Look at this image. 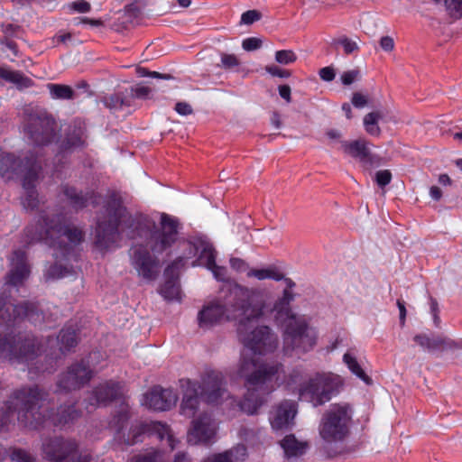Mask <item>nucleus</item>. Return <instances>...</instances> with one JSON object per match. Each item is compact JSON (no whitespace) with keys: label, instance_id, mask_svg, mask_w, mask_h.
<instances>
[{"label":"nucleus","instance_id":"obj_59","mask_svg":"<svg viewBox=\"0 0 462 462\" xmlns=\"http://www.w3.org/2000/svg\"><path fill=\"white\" fill-rule=\"evenodd\" d=\"M342 109L343 111L346 113V116L350 119L352 117V110H351V106L349 104L347 103H345L343 104L342 106Z\"/></svg>","mask_w":462,"mask_h":462},{"label":"nucleus","instance_id":"obj_3","mask_svg":"<svg viewBox=\"0 0 462 462\" xmlns=\"http://www.w3.org/2000/svg\"><path fill=\"white\" fill-rule=\"evenodd\" d=\"M24 235L27 244L43 242L54 249L55 263L46 270V280L60 279L74 273L69 263L76 261L77 247L83 241L84 234L65 216L56 215L50 218L49 214L42 212L35 225L25 228Z\"/></svg>","mask_w":462,"mask_h":462},{"label":"nucleus","instance_id":"obj_42","mask_svg":"<svg viewBox=\"0 0 462 462\" xmlns=\"http://www.w3.org/2000/svg\"><path fill=\"white\" fill-rule=\"evenodd\" d=\"M359 75L360 72L358 69L345 71L341 75V81L346 86L351 85L359 78Z\"/></svg>","mask_w":462,"mask_h":462},{"label":"nucleus","instance_id":"obj_8","mask_svg":"<svg viewBox=\"0 0 462 462\" xmlns=\"http://www.w3.org/2000/svg\"><path fill=\"white\" fill-rule=\"evenodd\" d=\"M183 389V397L180 403V413L187 417H193L199 410L200 395L205 402L212 405H226L240 411V403L234 396H231L226 388L225 376L217 370L207 369L201 376V383L190 379L180 380Z\"/></svg>","mask_w":462,"mask_h":462},{"label":"nucleus","instance_id":"obj_48","mask_svg":"<svg viewBox=\"0 0 462 462\" xmlns=\"http://www.w3.org/2000/svg\"><path fill=\"white\" fill-rule=\"evenodd\" d=\"M265 69L269 74H271L272 76H274V77L289 78L291 76V73L288 70L282 69L274 65L267 66Z\"/></svg>","mask_w":462,"mask_h":462},{"label":"nucleus","instance_id":"obj_33","mask_svg":"<svg viewBox=\"0 0 462 462\" xmlns=\"http://www.w3.org/2000/svg\"><path fill=\"white\" fill-rule=\"evenodd\" d=\"M163 452L160 449L151 448L143 453L134 456L128 462H163Z\"/></svg>","mask_w":462,"mask_h":462},{"label":"nucleus","instance_id":"obj_39","mask_svg":"<svg viewBox=\"0 0 462 462\" xmlns=\"http://www.w3.org/2000/svg\"><path fill=\"white\" fill-rule=\"evenodd\" d=\"M11 459L14 462H35V457L23 449H14L11 454Z\"/></svg>","mask_w":462,"mask_h":462},{"label":"nucleus","instance_id":"obj_34","mask_svg":"<svg viewBox=\"0 0 462 462\" xmlns=\"http://www.w3.org/2000/svg\"><path fill=\"white\" fill-rule=\"evenodd\" d=\"M103 103L111 110H117L122 108L124 106H129L128 100L123 97L122 93H116L104 97Z\"/></svg>","mask_w":462,"mask_h":462},{"label":"nucleus","instance_id":"obj_23","mask_svg":"<svg viewBox=\"0 0 462 462\" xmlns=\"http://www.w3.org/2000/svg\"><path fill=\"white\" fill-rule=\"evenodd\" d=\"M341 147L346 153L358 159L362 162H369L371 161L368 143L364 140L353 142L345 141L341 143Z\"/></svg>","mask_w":462,"mask_h":462},{"label":"nucleus","instance_id":"obj_2","mask_svg":"<svg viewBox=\"0 0 462 462\" xmlns=\"http://www.w3.org/2000/svg\"><path fill=\"white\" fill-rule=\"evenodd\" d=\"M121 233L130 239H144L146 247L135 245L131 249V264L143 280L154 281L160 273V261L156 255L169 250L179 241L178 218L162 213L160 226L147 217L132 216L122 199L112 192L105 200L97 217L95 246L102 253L118 247Z\"/></svg>","mask_w":462,"mask_h":462},{"label":"nucleus","instance_id":"obj_49","mask_svg":"<svg viewBox=\"0 0 462 462\" xmlns=\"http://www.w3.org/2000/svg\"><path fill=\"white\" fill-rule=\"evenodd\" d=\"M319 77L324 81H332L335 79V70L331 67H324L319 70Z\"/></svg>","mask_w":462,"mask_h":462},{"label":"nucleus","instance_id":"obj_7","mask_svg":"<svg viewBox=\"0 0 462 462\" xmlns=\"http://www.w3.org/2000/svg\"><path fill=\"white\" fill-rule=\"evenodd\" d=\"M263 290L235 284L224 301L213 300L199 312V325L208 328L224 320L241 319L243 315H260Z\"/></svg>","mask_w":462,"mask_h":462},{"label":"nucleus","instance_id":"obj_29","mask_svg":"<svg viewBox=\"0 0 462 462\" xmlns=\"http://www.w3.org/2000/svg\"><path fill=\"white\" fill-rule=\"evenodd\" d=\"M0 79L15 85L18 88H27L32 86V81L22 72L12 70L0 66Z\"/></svg>","mask_w":462,"mask_h":462},{"label":"nucleus","instance_id":"obj_1","mask_svg":"<svg viewBox=\"0 0 462 462\" xmlns=\"http://www.w3.org/2000/svg\"><path fill=\"white\" fill-rule=\"evenodd\" d=\"M286 282L282 295L273 303L263 291V304H259L260 315H243L237 325V336L244 346L250 350L242 351L237 365V375L244 380L246 392L240 403L244 412L253 415L267 402V397L277 388L286 383L288 387L296 384L302 376V371L293 368L288 375L282 363L277 360L260 361L256 355L273 352L278 347V337L268 326H254L259 319H273L283 330V352L285 355L305 354L315 346L317 332L310 328L304 316L292 312L291 303L295 300L293 289L296 284L291 279Z\"/></svg>","mask_w":462,"mask_h":462},{"label":"nucleus","instance_id":"obj_14","mask_svg":"<svg viewBox=\"0 0 462 462\" xmlns=\"http://www.w3.org/2000/svg\"><path fill=\"white\" fill-rule=\"evenodd\" d=\"M180 245L185 250L189 251L187 254H184L185 258L199 254V260L212 272L217 280H226V269L217 265L216 251L206 236H195L189 241H181Z\"/></svg>","mask_w":462,"mask_h":462},{"label":"nucleus","instance_id":"obj_45","mask_svg":"<svg viewBox=\"0 0 462 462\" xmlns=\"http://www.w3.org/2000/svg\"><path fill=\"white\" fill-rule=\"evenodd\" d=\"M230 266L238 273H247L251 269L244 260L236 257L230 259Z\"/></svg>","mask_w":462,"mask_h":462},{"label":"nucleus","instance_id":"obj_61","mask_svg":"<svg viewBox=\"0 0 462 462\" xmlns=\"http://www.w3.org/2000/svg\"><path fill=\"white\" fill-rule=\"evenodd\" d=\"M272 123L276 128H280V126H281L280 116L277 113L273 114V118H272Z\"/></svg>","mask_w":462,"mask_h":462},{"label":"nucleus","instance_id":"obj_15","mask_svg":"<svg viewBox=\"0 0 462 462\" xmlns=\"http://www.w3.org/2000/svg\"><path fill=\"white\" fill-rule=\"evenodd\" d=\"M42 452L51 462H90L88 454L79 451L76 440L63 438L45 439L42 443Z\"/></svg>","mask_w":462,"mask_h":462},{"label":"nucleus","instance_id":"obj_43","mask_svg":"<svg viewBox=\"0 0 462 462\" xmlns=\"http://www.w3.org/2000/svg\"><path fill=\"white\" fill-rule=\"evenodd\" d=\"M262 41L256 37H249L243 41L242 46L247 51L257 50L261 47Z\"/></svg>","mask_w":462,"mask_h":462},{"label":"nucleus","instance_id":"obj_55","mask_svg":"<svg viewBox=\"0 0 462 462\" xmlns=\"http://www.w3.org/2000/svg\"><path fill=\"white\" fill-rule=\"evenodd\" d=\"M173 462H192V460L188 456V454L184 452H179L175 455Z\"/></svg>","mask_w":462,"mask_h":462},{"label":"nucleus","instance_id":"obj_20","mask_svg":"<svg viewBox=\"0 0 462 462\" xmlns=\"http://www.w3.org/2000/svg\"><path fill=\"white\" fill-rule=\"evenodd\" d=\"M297 414V403L292 401H282L273 407L270 411L269 420L272 429L275 431L287 430L294 425Z\"/></svg>","mask_w":462,"mask_h":462},{"label":"nucleus","instance_id":"obj_30","mask_svg":"<svg viewBox=\"0 0 462 462\" xmlns=\"http://www.w3.org/2000/svg\"><path fill=\"white\" fill-rule=\"evenodd\" d=\"M47 88L53 99L70 100L75 97V91L68 85L50 83Z\"/></svg>","mask_w":462,"mask_h":462},{"label":"nucleus","instance_id":"obj_10","mask_svg":"<svg viewBox=\"0 0 462 462\" xmlns=\"http://www.w3.org/2000/svg\"><path fill=\"white\" fill-rule=\"evenodd\" d=\"M41 169L40 162L32 155L17 161L14 154L0 151V176L5 180L21 177L24 190L22 204L27 210L34 209L39 203L35 186Z\"/></svg>","mask_w":462,"mask_h":462},{"label":"nucleus","instance_id":"obj_64","mask_svg":"<svg viewBox=\"0 0 462 462\" xmlns=\"http://www.w3.org/2000/svg\"><path fill=\"white\" fill-rule=\"evenodd\" d=\"M71 34L70 33H65L62 35L58 36V41L60 42H66L68 40H70Z\"/></svg>","mask_w":462,"mask_h":462},{"label":"nucleus","instance_id":"obj_35","mask_svg":"<svg viewBox=\"0 0 462 462\" xmlns=\"http://www.w3.org/2000/svg\"><path fill=\"white\" fill-rule=\"evenodd\" d=\"M446 10L454 19L462 17V0H444Z\"/></svg>","mask_w":462,"mask_h":462},{"label":"nucleus","instance_id":"obj_52","mask_svg":"<svg viewBox=\"0 0 462 462\" xmlns=\"http://www.w3.org/2000/svg\"><path fill=\"white\" fill-rule=\"evenodd\" d=\"M380 46L384 51H392L394 49V41L390 36H383L380 40Z\"/></svg>","mask_w":462,"mask_h":462},{"label":"nucleus","instance_id":"obj_6","mask_svg":"<svg viewBox=\"0 0 462 462\" xmlns=\"http://www.w3.org/2000/svg\"><path fill=\"white\" fill-rule=\"evenodd\" d=\"M46 393L38 386L22 387L14 393L11 404L17 412L19 421L24 426L37 429L47 419L55 426L64 427L79 417L74 405H61L56 413L50 412L45 407Z\"/></svg>","mask_w":462,"mask_h":462},{"label":"nucleus","instance_id":"obj_21","mask_svg":"<svg viewBox=\"0 0 462 462\" xmlns=\"http://www.w3.org/2000/svg\"><path fill=\"white\" fill-rule=\"evenodd\" d=\"M184 258V256L177 258L165 269V281L161 286L159 292L166 300H180L178 270L183 265Z\"/></svg>","mask_w":462,"mask_h":462},{"label":"nucleus","instance_id":"obj_38","mask_svg":"<svg viewBox=\"0 0 462 462\" xmlns=\"http://www.w3.org/2000/svg\"><path fill=\"white\" fill-rule=\"evenodd\" d=\"M70 13L86 14L91 10V5L86 0H79L68 5Z\"/></svg>","mask_w":462,"mask_h":462},{"label":"nucleus","instance_id":"obj_63","mask_svg":"<svg viewBox=\"0 0 462 462\" xmlns=\"http://www.w3.org/2000/svg\"><path fill=\"white\" fill-rule=\"evenodd\" d=\"M327 135L331 139H337L340 137V134L336 130H330L327 133Z\"/></svg>","mask_w":462,"mask_h":462},{"label":"nucleus","instance_id":"obj_5","mask_svg":"<svg viewBox=\"0 0 462 462\" xmlns=\"http://www.w3.org/2000/svg\"><path fill=\"white\" fill-rule=\"evenodd\" d=\"M10 271L0 291V326L14 328L27 319L34 325L46 321L45 315L34 303L16 304L14 291H18L30 276V266L24 251L15 250L10 259Z\"/></svg>","mask_w":462,"mask_h":462},{"label":"nucleus","instance_id":"obj_9","mask_svg":"<svg viewBox=\"0 0 462 462\" xmlns=\"http://www.w3.org/2000/svg\"><path fill=\"white\" fill-rule=\"evenodd\" d=\"M129 418V405L124 399L109 422V428L114 430V441L116 445L134 446L142 442L143 435L147 433L156 436L160 440L166 439L171 450L177 447L179 440L174 437L170 427L161 421L141 422L132 425L126 433L125 429Z\"/></svg>","mask_w":462,"mask_h":462},{"label":"nucleus","instance_id":"obj_19","mask_svg":"<svg viewBox=\"0 0 462 462\" xmlns=\"http://www.w3.org/2000/svg\"><path fill=\"white\" fill-rule=\"evenodd\" d=\"M123 395L122 386L119 383L106 381L96 386L87 401V410L91 411L101 405H107Z\"/></svg>","mask_w":462,"mask_h":462},{"label":"nucleus","instance_id":"obj_58","mask_svg":"<svg viewBox=\"0 0 462 462\" xmlns=\"http://www.w3.org/2000/svg\"><path fill=\"white\" fill-rule=\"evenodd\" d=\"M439 182L441 185H449L451 183V180L447 174H441L439 177Z\"/></svg>","mask_w":462,"mask_h":462},{"label":"nucleus","instance_id":"obj_25","mask_svg":"<svg viewBox=\"0 0 462 462\" xmlns=\"http://www.w3.org/2000/svg\"><path fill=\"white\" fill-rule=\"evenodd\" d=\"M246 457V448L245 445H237L236 447L224 451L209 455L202 460V462H234V460H244Z\"/></svg>","mask_w":462,"mask_h":462},{"label":"nucleus","instance_id":"obj_57","mask_svg":"<svg viewBox=\"0 0 462 462\" xmlns=\"http://www.w3.org/2000/svg\"><path fill=\"white\" fill-rule=\"evenodd\" d=\"M75 20L77 21V23H90V24L95 25V26H97V25L100 24L99 21L91 20V19H88V18H76Z\"/></svg>","mask_w":462,"mask_h":462},{"label":"nucleus","instance_id":"obj_36","mask_svg":"<svg viewBox=\"0 0 462 462\" xmlns=\"http://www.w3.org/2000/svg\"><path fill=\"white\" fill-rule=\"evenodd\" d=\"M296 54L291 50H282L275 52V60L282 65H288L295 62Z\"/></svg>","mask_w":462,"mask_h":462},{"label":"nucleus","instance_id":"obj_31","mask_svg":"<svg viewBox=\"0 0 462 462\" xmlns=\"http://www.w3.org/2000/svg\"><path fill=\"white\" fill-rule=\"evenodd\" d=\"M343 361L348 369L352 372V374H354L367 384L371 383V378L362 369L355 356L350 353H346L343 356Z\"/></svg>","mask_w":462,"mask_h":462},{"label":"nucleus","instance_id":"obj_54","mask_svg":"<svg viewBox=\"0 0 462 462\" xmlns=\"http://www.w3.org/2000/svg\"><path fill=\"white\" fill-rule=\"evenodd\" d=\"M397 307H398L399 312H400V324L402 327H403L405 325L406 314H407L406 308H405V302L402 300H398Z\"/></svg>","mask_w":462,"mask_h":462},{"label":"nucleus","instance_id":"obj_17","mask_svg":"<svg viewBox=\"0 0 462 462\" xmlns=\"http://www.w3.org/2000/svg\"><path fill=\"white\" fill-rule=\"evenodd\" d=\"M217 422L208 413H202L191 422L188 442L192 445H211L217 440Z\"/></svg>","mask_w":462,"mask_h":462},{"label":"nucleus","instance_id":"obj_16","mask_svg":"<svg viewBox=\"0 0 462 462\" xmlns=\"http://www.w3.org/2000/svg\"><path fill=\"white\" fill-rule=\"evenodd\" d=\"M56 123L46 113L29 116L24 125V133L36 145H44L55 137Z\"/></svg>","mask_w":462,"mask_h":462},{"label":"nucleus","instance_id":"obj_26","mask_svg":"<svg viewBox=\"0 0 462 462\" xmlns=\"http://www.w3.org/2000/svg\"><path fill=\"white\" fill-rule=\"evenodd\" d=\"M248 278H255L258 281L263 280H273L276 282L286 281L289 278H285L282 272L275 265H269L264 268H251L246 273ZM286 284V282H284Z\"/></svg>","mask_w":462,"mask_h":462},{"label":"nucleus","instance_id":"obj_50","mask_svg":"<svg viewBox=\"0 0 462 462\" xmlns=\"http://www.w3.org/2000/svg\"><path fill=\"white\" fill-rule=\"evenodd\" d=\"M175 111L181 116H188L192 113V107L186 102H178L175 105Z\"/></svg>","mask_w":462,"mask_h":462},{"label":"nucleus","instance_id":"obj_11","mask_svg":"<svg viewBox=\"0 0 462 462\" xmlns=\"http://www.w3.org/2000/svg\"><path fill=\"white\" fill-rule=\"evenodd\" d=\"M298 368L302 371V376L299 382L291 387H288L286 383L282 385L291 392L297 390L300 400L309 402L314 407H318L329 402L338 393L341 386V379L338 375L331 373H318L307 382L301 383L304 371L301 367Z\"/></svg>","mask_w":462,"mask_h":462},{"label":"nucleus","instance_id":"obj_47","mask_svg":"<svg viewBox=\"0 0 462 462\" xmlns=\"http://www.w3.org/2000/svg\"><path fill=\"white\" fill-rule=\"evenodd\" d=\"M151 93V88L145 86H135L131 88V94L137 98H145Z\"/></svg>","mask_w":462,"mask_h":462},{"label":"nucleus","instance_id":"obj_4","mask_svg":"<svg viewBox=\"0 0 462 462\" xmlns=\"http://www.w3.org/2000/svg\"><path fill=\"white\" fill-rule=\"evenodd\" d=\"M79 342L78 329L72 326H65L56 338L47 337L45 346L32 336L18 334L14 337H0V359L11 363L23 364L29 374L48 372L55 368L39 366L42 360L52 364L60 354H65L75 347Z\"/></svg>","mask_w":462,"mask_h":462},{"label":"nucleus","instance_id":"obj_24","mask_svg":"<svg viewBox=\"0 0 462 462\" xmlns=\"http://www.w3.org/2000/svg\"><path fill=\"white\" fill-rule=\"evenodd\" d=\"M64 195L70 202L71 206L76 208H83L88 203V200H91V204L97 205L101 200V197L97 196L94 193L88 198L83 195L81 192H78L76 189L73 187H64L63 189Z\"/></svg>","mask_w":462,"mask_h":462},{"label":"nucleus","instance_id":"obj_18","mask_svg":"<svg viewBox=\"0 0 462 462\" xmlns=\"http://www.w3.org/2000/svg\"><path fill=\"white\" fill-rule=\"evenodd\" d=\"M178 394L171 388L154 386L143 395L141 403L153 411H168L175 406Z\"/></svg>","mask_w":462,"mask_h":462},{"label":"nucleus","instance_id":"obj_13","mask_svg":"<svg viewBox=\"0 0 462 462\" xmlns=\"http://www.w3.org/2000/svg\"><path fill=\"white\" fill-rule=\"evenodd\" d=\"M350 420L351 412L347 405L332 404L321 420V438L328 442L343 439L348 433Z\"/></svg>","mask_w":462,"mask_h":462},{"label":"nucleus","instance_id":"obj_46","mask_svg":"<svg viewBox=\"0 0 462 462\" xmlns=\"http://www.w3.org/2000/svg\"><path fill=\"white\" fill-rule=\"evenodd\" d=\"M137 73L140 77H152L156 79H170L171 76L166 74H161L156 71H149L145 68H138Z\"/></svg>","mask_w":462,"mask_h":462},{"label":"nucleus","instance_id":"obj_44","mask_svg":"<svg viewBox=\"0 0 462 462\" xmlns=\"http://www.w3.org/2000/svg\"><path fill=\"white\" fill-rule=\"evenodd\" d=\"M261 15L256 10H249L245 12L241 16V22L245 24H252L258 21Z\"/></svg>","mask_w":462,"mask_h":462},{"label":"nucleus","instance_id":"obj_12","mask_svg":"<svg viewBox=\"0 0 462 462\" xmlns=\"http://www.w3.org/2000/svg\"><path fill=\"white\" fill-rule=\"evenodd\" d=\"M99 356V352H93L87 358L71 364L58 380L59 390L64 392L75 391L88 383L97 373L95 360Z\"/></svg>","mask_w":462,"mask_h":462},{"label":"nucleus","instance_id":"obj_27","mask_svg":"<svg viewBox=\"0 0 462 462\" xmlns=\"http://www.w3.org/2000/svg\"><path fill=\"white\" fill-rule=\"evenodd\" d=\"M85 125L81 120L73 121L65 139V150L80 147L84 144Z\"/></svg>","mask_w":462,"mask_h":462},{"label":"nucleus","instance_id":"obj_32","mask_svg":"<svg viewBox=\"0 0 462 462\" xmlns=\"http://www.w3.org/2000/svg\"><path fill=\"white\" fill-rule=\"evenodd\" d=\"M382 117L383 116L379 111L371 112L364 117V127L368 134L373 136L381 134L378 122Z\"/></svg>","mask_w":462,"mask_h":462},{"label":"nucleus","instance_id":"obj_37","mask_svg":"<svg viewBox=\"0 0 462 462\" xmlns=\"http://www.w3.org/2000/svg\"><path fill=\"white\" fill-rule=\"evenodd\" d=\"M220 57L221 63L218 66L225 69H231L240 65L239 60L234 54L221 53Z\"/></svg>","mask_w":462,"mask_h":462},{"label":"nucleus","instance_id":"obj_28","mask_svg":"<svg viewBox=\"0 0 462 462\" xmlns=\"http://www.w3.org/2000/svg\"><path fill=\"white\" fill-rule=\"evenodd\" d=\"M281 447L287 457H297L305 454L308 443L298 440L294 435L290 434L285 436L281 441Z\"/></svg>","mask_w":462,"mask_h":462},{"label":"nucleus","instance_id":"obj_53","mask_svg":"<svg viewBox=\"0 0 462 462\" xmlns=\"http://www.w3.org/2000/svg\"><path fill=\"white\" fill-rule=\"evenodd\" d=\"M279 94L282 98H283L287 103H290L291 101V88L288 85H282L278 88Z\"/></svg>","mask_w":462,"mask_h":462},{"label":"nucleus","instance_id":"obj_40","mask_svg":"<svg viewBox=\"0 0 462 462\" xmlns=\"http://www.w3.org/2000/svg\"><path fill=\"white\" fill-rule=\"evenodd\" d=\"M337 43L343 47L344 52L346 54H351L359 49L356 42L346 37L338 39Z\"/></svg>","mask_w":462,"mask_h":462},{"label":"nucleus","instance_id":"obj_41","mask_svg":"<svg viewBox=\"0 0 462 462\" xmlns=\"http://www.w3.org/2000/svg\"><path fill=\"white\" fill-rule=\"evenodd\" d=\"M392 173L388 170L379 171L375 174V181L381 188L385 187L391 182Z\"/></svg>","mask_w":462,"mask_h":462},{"label":"nucleus","instance_id":"obj_51","mask_svg":"<svg viewBox=\"0 0 462 462\" xmlns=\"http://www.w3.org/2000/svg\"><path fill=\"white\" fill-rule=\"evenodd\" d=\"M352 104L357 108H362L366 106L367 98L360 93H354L352 97Z\"/></svg>","mask_w":462,"mask_h":462},{"label":"nucleus","instance_id":"obj_56","mask_svg":"<svg viewBox=\"0 0 462 462\" xmlns=\"http://www.w3.org/2000/svg\"><path fill=\"white\" fill-rule=\"evenodd\" d=\"M430 195L434 200H439L442 196V192L439 187L432 186L430 189Z\"/></svg>","mask_w":462,"mask_h":462},{"label":"nucleus","instance_id":"obj_60","mask_svg":"<svg viewBox=\"0 0 462 462\" xmlns=\"http://www.w3.org/2000/svg\"><path fill=\"white\" fill-rule=\"evenodd\" d=\"M430 312L432 313H439V306L436 300L433 298H430Z\"/></svg>","mask_w":462,"mask_h":462},{"label":"nucleus","instance_id":"obj_62","mask_svg":"<svg viewBox=\"0 0 462 462\" xmlns=\"http://www.w3.org/2000/svg\"><path fill=\"white\" fill-rule=\"evenodd\" d=\"M432 319H433V324L436 328H439L440 326V318L439 316V313H432Z\"/></svg>","mask_w":462,"mask_h":462},{"label":"nucleus","instance_id":"obj_22","mask_svg":"<svg viewBox=\"0 0 462 462\" xmlns=\"http://www.w3.org/2000/svg\"><path fill=\"white\" fill-rule=\"evenodd\" d=\"M413 341L422 351L434 353L457 348L459 344L445 336H430L426 333H420L413 337Z\"/></svg>","mask_w":462,"mask_h":462}]
</instances>
